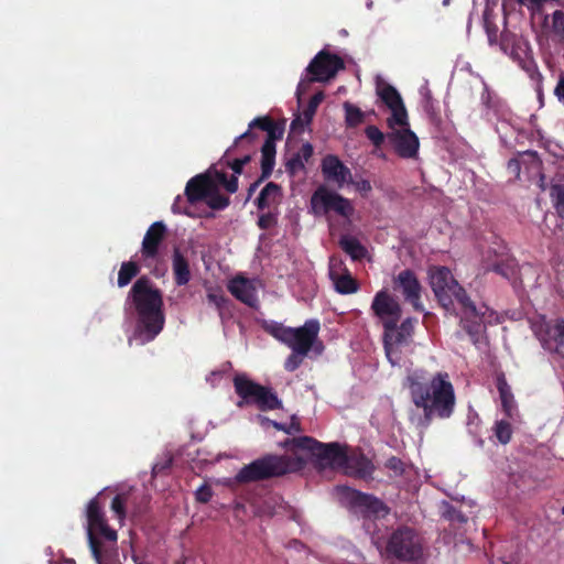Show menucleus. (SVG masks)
<instances>
[{
    "instance_id": "15",
    "label": "nucleus",
    "mask_w": 564,
    "mask_h": 564,
    "mask_svg": "<svg viewBox=\"0 0 564 564\" xmlns=\"http://www.w3.org/2000/svg\"><path fill=\"white\" fill-rule=\"evenodd\" d=\"M87 536L89 533L95 535V532L99 533L105 540L110 543L117 542V532L111 529L105 517L102 508L99 506L97 499H91L87 506Z\"/></svg>"
},
{
    "instance_id": "16",
    "label": "nucleus",
    "mask_w": 564,
    "mask_h": 564,
    "mask_svg": "<svg viewBox=\"0 0 564 564\" xmlns=\"http://www.w3.org/2000/svg\"><path fill=\"white\" fill-rule=\"evenodd\" d=\"M328 274L334 289L339 294H352L359 290L358 282L352 278L340 259L330 258Z\"/></svg>"
},
{
    "instance_id": "4",
    "label": "nucleus",
    "mask_w": 564,
    "mask_h": 564,
    "mask_svg": "<svg viewBox=\"0 0 564 564\" xmlns=\"http://www.w3.org/2000/svg\"><path fill=\"white\" fill-rule=\"evenodd\" d=\"M127 301L131 302L137 314L135 338L142 345L152 341L165 324L161 291L149 278L141 276L133 283Z\"/></svg>"
},
{
    "instance_id": "58",
    "label": "nucleus",
    "mask_w": 564,
    "mask_h": 564,
    "mask_svg": "<svg viewBox=\"0 0 564 564\" xmlns=\"http://www.w3.org/2000/svg\"><path fill=\"white\" fill-rule=\"evenodd\" d=\"M271 425H272L274 429L279 430V431H283V432H285V424H282V423H278V422H275V421H272V422H271Z\"/></svg>"
},
{
    "instance_id": "36",
    "label": "nucleus",
    "mask_w": 564,
    "mask_h": 564,
    "mask_svg": "<svg viewBox=\"0 0 564 564\" xmlns=\"http://www.w3.org/2000/svg\"><path fill=\"white\" fill-rule=\"evenodd\" d=\"M128 500V496L126 494L117 495L111 501V510L116 514L119 520V523L122 524L126 518V503Z\"/></svg>"
},
{
    "instance_id": "61",
    "label": "nucleus",
    "mask_w": 564,
    "mask_h": 564,
    "mask_svg": "<svg viewBox=\"0 0 564 564\" xmlns=\"http://www.w3.org/2000/svg\"><path fill=\"white\" fill-rule=\"evenodd\" d=\"M301 120V117H299L297 119H295L293 122H292V127L294 128L295 124Z\"/></svg>"
},
{
    "instance_id": "25",
    "label": "nucleus",
    "mask_w": 564,
    "mask_h": 564,
    "mask_svg": "<svg viewBox=\"0 0 564 564\" xmlns=\"http://www.w3.org/2000/svg\"><path fill=\"white\" fill-rule=\"evenodd\" d=\"M281 198V187L278 184L270 182L261 189L254 203L261 210L265 208L271 209L275 208L280 204Z\"/></svg>"
},
{
    "instance_id": "26",
    "label": "nucleus",
    "mask_w": 564,
    "mask_h": 564,
    "mask_svg": "<svg viewBox=\"0 0 564 564\" xmlns=\"http://www.w3.org/2000/svg\"><path fill=\"white\" fill-rule=\"evenodd\" d=\"M497 389L501 400L502 409L508 417L514 419L518 416L517 404L511 388L508 384L503 375L497 378Z\"/></svg>"
},
{
    "instance_id": "23",
    "label": "nucleus",
    "mask_w": 564,
    "mask_h": 564,
    "mask_svg": "<svg viewBox=\"0 0 564 564\" xmlns=\"http://www.w3.org/2000/svg\"><path fill=\"white\" fill-rule=\"evenodd\" d=\"M215 183L205 174H199L192 177L185 187V196L188 204H195L205 200L209 191L213 189Z\"/></svg>"
},
{
    "instance_id": "18",
    "label": "nucleus",
    "mask_w": 564,
    "mask_h": 564,
    "mask_svg": "<svg viewBox=\"0 0 564 564\" xmlns=\"http://www.w3.org/2000/svg\"><path fill=\"white\" fill-rule=\"evenodd\" d=\"M321 167L324 177L336 183L338 187L352 183L350 170L336 155H326Z\"/></svg>"
},
{
    "instance_id": "12",
    "label": "nucleus",
    "mask_w": 564,
    "mask_h": 564,
    "mask_svg": "<svg viewBox=\"0 0 564 564\" xmlns=\"http://www.w3.org/2000/svg\"><path fill=\"white\" fill-rule=\"evenodd\" d=\"M312 205L317 212H335L346 218L350 217L354 213V207L349 199L323 187L318 188L313 194Z\"/></svg>"
},
{
    "instance_id": "34",
    "label": "nucleus",
    "mask_w": 564,
    "mask_h": 564,
    "mask_svg": "<svg viewBox=\"0 0 564 564\" xmlns=\"http://www.w3.org/2000/svg\"><path fill=\"white\" fill-rule=\"evenodd\" d=\"M271 119L268 118V117H258V118H254L250 123H249V129H252V128H260L261 130L263 131H267L270 129L271 127ZM254 138V134L250 132V130H247L246 132H243L242 134H240L236 141H235V144H237L239 141L241 140H245V139H249V140H252Z\"/></svg>"
},
{
    "instance_id": "22",
    "label": "nucleus",
    "mask_w": 564,
    "mask_h": 564,
    "mask_svg": "<svg viewBox=\"0 0 564 564\" xmlns=\"http://www.w3.org/2000/svg\"><path fill=\"white\" fill-rule=\"evenodd\" d=\"M229 292L240 302L254 307L258 304L256 281L237 276L228 283Z\"/></svg>"
},
{
    "instance_id": "44",
    "label": "nucleus",
    "mask_w": 564,
    "mask_h": 564,
    "mask_svg": "<svg viewBox=\"0 0 564 564\" xmlns=\"http://www.w3.org/2000/svg\"><path fill=\"white\" fill-rule=\"evenodd\" d=\"M278 223V213L269 210L268 213H263L259 216L258 226L263 229H270L274 227Z\"/></svg>"
},
{
    "instance_id": "42",
    "label": "nucleus",
    "mask_w": 564,
    "mask_h": 564,
    "mask_svg": "<svg viewBox=\"0 0 564 564\" xmlns=\"http://www.w3.org/2000/svg\"><path fill=\"white\" fill-rule=\"evenodd\" d=\"M216 178H217L218 183H220L221 185L225 186L227 192H229V193H236L237 192V189H238V178H237L236 174L232 175L230 178H227L226 173L217 172L216 173Z\"/></svg>"
},
{
    "instance_id": "54",
    "label": "nucleus",
    "mask_w": 564,
    "mask_h": 564,
    "mask_svg": "<svg viewBox=\"0 0 564 564\" xmlns=\"http://www.w3.org/2000/svg\"><path fill=\"white\" fill-rule=\"evenodd\" d=\"M313 154V147L310 143H305L301 148V152L297 155H301L303 162L308 161V159Z\"/></svg>"
},
{
    "instance_id": "60",
    "label": "nucleus",
    "mask_w": 564,
    "mask_h": 564,
    "mask_svg": "<svg viewBox=\"0 0 564 564\" xmlns=\"http://www.w3.org/2000/svg\"><path fill=\"white\" fill-rule=\"evenodd\" d=\"M260 181L258 182H254L253 184L250 185L249 187V196L251 195V193L257 188L258 184H259Z\"/></svg>"
},
{
    "instance_id": "21",
    "label": "nucleus",
    "mask_w": 564,
    "mask_h": 564,
    "mask_svg": "<svg viewBox=\"0 0 564 564\" xmlns=\"http://www.w3.org/2000/svg\"><path fill=\"white\" fill-rule=\"evenodd\" d=\"M352 505L358 508L366 518H379L388 514V507L378 498L352 490L350 492Z\"/></svg>"
},
{
    "instance_id": "11",
    "label": "nucleus",
    "mask_w": 564,
    "mask_h": 564,
    "mask_svg": "<svg viewBox=\"0 0 564 564\" xmlns=\"http://www.w3.org/2000/svg\"><path fill=\"white\" fill-rule=\"evenodd\" d=\"M376 91L381 101L391 111V117L387 119L388 127H393V124H406L408 112L399 91L384 82L377 84Z\"/></svg>"
},
{
    "instance_id": "17",
    "label": "nucleus",
    "mask_w": 564,
    "mask_h": 564,
    "mask_svg": "<svg viewBox=\"0 0 564 564\" xmlns=\"http://www.w3.org/2000/svg\"><path fill=\"white\" fill-rule=\"evenodd\" d=\"M394 284L401 289L404 299L411 302L416 311H423L421 284L413 271H401L394 279Z\"/></svg>"
},
{
    "instance_id": "35",
    "label": "nucleus",
    "mask_w": 564,
    "mask_h": 564,
    "mask_svg": "<svg viewBox=\"0 0 564 564\" xmlns=\"http://www.w3.org/2000/svg\"><path fill=\"white\" fill-rule=\"evenodd\" d=\"M283 509H285L283 498L279 495H273L264 500L262 512L268 516H273L279 513Z\"/></svg>"
},
{
    "instance_id": "37",
    "label": "nucleus",
    "mask_w": 564,
    "mask_h": 564,
    "mask_svg": "<svg viewBox=\"0 0 564 564\" xmlns=\"http://www.w3.org/2000/svg\"><path fill=\"white\" fill-rule=\"evenodd\" d=\"M323 93H317L310 99L307 107L304 109L302 117L305 123H310L316 112L318 105L323 101Z\"/></svg>"
},
{
    "instance_id": "50",
    "label": "nucleus",
    "mask_w": 564,
    "mask_h": 564,
    "mask_svg": "<svg viewBox=\"0 0 564 564\" xmlns=\"http://www.w3.org/2000/svg\"><path fill=\"white\" fill-rule=\"evenodd\" d=\"M286 167L291 173H295L299 170L304 169V162L301 155H295L292 159H290L286 163Z\"/></svg>"
},
{
    "instance_id": "63",
    "label": "nucleus",
    "mask_w": 564,
    "mask_h": 564,
    "mask_svg": "<svg viewBox=\"0 0 564 564\" xmlns=\"http://www.w3.org/2000/svg\"><path fill=\"white\" fill-rule=\"evenodd\" d=\"M511 55H513L514 57H519V53L518 52H511Z\"/></svg>"
},
{
    "instance_id": "41",
    "label": "nucleus",
    "mask_w": 564,
    "mask_h": 564,
    "mask_svg": "<svg viewBox=\"0 0 564 564\" xmlns=\"http://www.w3.org/2000/svg\"><path fill=\"white\" fill-rule=\"evenodd\" d=\"M308 354L300 352L297 350H292L291 355L285 359L284 368L285 370L293 372L295 371L303 362V359Z\"/></svg>"
},
{
    "instance_id": "33",
    "label": "nucleus",
    "mask_w": 564,
    "mask_h": 564,
    "mask_svg": "<svg viewBox=\"0 0 564 564\" xmlns=\"http://www.w3.org/2000/svg\"><path fill=\"white\" fill-rule=\"evenodd\" d=\"M551 32L557 42L564 43V11L555 10L552 13Z\"/></svg>"
},
{
    "instance_id": "38",
    "label": "nucleus",
    "mask_w": 564,
    "mask_h": 564,
    "mask_svg": "<svg viewBox=\"0 0 564 564\" xmlns=\"http://www.w3.org/2000/svg\"><path fill=\"white\" fill-rule=\"evenodd\" d=\"M207 301L218 310L219 316L223 318L224 310L229 303V300L225 297L221 292L209 291L207 293Z\"/></svg>"
},
{
    "instance_id": "14",
    "label": "nucleus",
    "mask_w": 564,
    "mask_h": 564,
    "mask_svg": "<svg viewBox=\"0 0 564 564\" xmlns=\"http://www.w3.org/2000/svg\"><path fill=\"white\" fill-rule=\"evenodd\" d=\"M343 68V61L337 55L319 52L308 64L306 70L312 77L308 82H326Z\"/></svg>"
},
{
    "instance_id": "48",
    "label": "nucleus",
    "mask_w": 564,
    "mask_h": 564,
    "mask_svg": "<svg viewBox=\"0 0 564 564\" xmlns=\"http://www.w3.org/2000/svg\"><path fill=\"white\" fill-rule=\"evenodd\" d=\"M250 155H245L241 159H236L231 162H228V165L231 167L236 175H239L242 172L243 165L247 164L250 161Z\"/></svg>"
},
{
    "instance_id": "57",
    "label": "nucleus",
    "mask_w": 564,
    "mask_h": 564,
    "mask_svg": "<svg viewBox=\"0 0 564 564\" xmlns=\"http://www.w3.org/2000/svg\"><path fill=\"white\" fill-rule=\"evenodd\" d=\"M481 99H482V102H484L487 107H491V104H490L491 96H490V91L487 89V87H485V90H484V94H482V96H481Z\"/></svg>"
},
{
    "instance_id": "31",
    "label": "nucleus",
    "mask_w": 564,
    "mask_h": 564,
    "mask_svg": "<svg viewBox=\"0 0 564 564\" xmlns=\"http://www.w3.org/2000/svg\"><path fill=\"white\" fill-rule=\"evenodd\" d=\"M345 121L348 127H357L364 121L365 113L360 108L350 104L349 101L344 102Z\"/></svg>"
},
{
    "instance_id": "59",
    "label": "nucleus",
    "mask_w": 564,
    "mask_h": 564,
    "mask_svg": "<svg viewBox=\"0 0 564 564\" xmlns=\"http://www.w3.org/2000/svg\"><path fill=\"white\" fill-rule=\"evenodd\" d=\"M258 419L262 425H267V424L271 425L272 420H270L265 416H262V415H259Z\"/></svg>"
},
{
    "instance_id": "30",
    "label": "nucleus",
    "mask_w": 564,
    "mask_h": 564,
    "mask_svg": "<svg viewBox=\"0 0 564 564\" xmlns=\"http://www.w3.org/2000/svg\"><path fill=\"white\" fill-rule=\"evenodd\" d=\"M139 271V265L135 262H122L118 272V286H127L138 275Z\"/></svg>"
},
{
    "instance_id": "64",
    "label": "nucleus",
    "mask_w": 564,
    "mask_h": 564,
    "mask_svg": "<svg viewBox=\"0 0 564 564\" xmlns=\"http://www.w3.org/2000/svg\"><path fill=\"white\" fill-rule=\"evenodd\" d=\"M301 87H302V83L299 84L297 94H300Z\"/></svg>"
},
{
    "instance_id": "32",
    "label": "nucleus",
    "mask_w": 564,
    "mask_h": 564,
    "mask_svg": "<svg viewBox=\"0 0 564 564\" xmlns=\"http://www.w3.org/2000/svg\"><path fill=\"white\" fill-rule=\"evenodd\" d=\"M205 202L212 209L221 210L229 205L230 200L227 196L221 195L218 192L216 184H214L213 189L209 191Z\"/></svg>"
},
{
    "instance_id": "19",
    "label": "nucleus",
    "mask_w": 564,
    "mask_h": 564,
    "mask_svg": "<svg viewBox=\"0 0 564 564\" xmlns=\"http://www.w3.org/2000/svg\"><path fill=\"white\" fill-rule=\"evenodd\" d=\"M166 226L163 221L153 223L147 230L142 243L141 256L144 260L155 259L159 254L160 246L165 237Z\"/></svg>"
},
{
    "instance_id": "47",
    "label": "nucleus",
    "mask_w": 564,
    "mask_h": 564,
    "mask_svg": "<svg viewBox=\"0 0 564 564\" xmlns=\"http://www.w3.org/2000/svg\"><path fill=\"white\" fill-rule=\"evenodd\" d=\"M386 466L390 470H393L395 475H401L404 470V465H403L402 460L395 456L390 457L386 462Z\"/></svg>"
},
{
    "instance_id": "28",
    "label": "nucleus",
    "mask_w": 564,
    "mask_h": 564,
    "mask_svg": "<svg viewBox=\"0 0 564 564\" xmlns=\"http://www.w3.org/2000/svg\"><path fill=\"white\" fill-rule=\"evenodd\" d=\"M339 246L352 260H361L366 257V248L352 236H343L339 240Z\"/></svg>"
},
{
    "instance_id": "40",
    "label": "nucleus",
    "mask_w": 564,
    "mask_h": 564,
    "mask_svg": "<svg viewBox=\"0 0 564 564\" xmlns=\"http://www.w3.org/2000/svg\"><path fill=\"white\" fill-rule=\"evenodd\" d=\"M495 435L501 444H507L511 440L512 430L508 422L499 421L495 425Z\"/></svg>"
},
{
    "instance_id": "6",
    "label": "nucleus",
    "mask_w": 564,
    "mask_h": 564,
    "mask_svg": "<svg viewBox=\"0 0 564 564\" xmlns=\"http://www.w3.org/2000/svg\"><path fill=\"white\" fill-rule=\"evenodd\" d=\"M235 391L240 398L238 408L254 404L261 411H270L282 408V401L276 393L268 387L250 380L246 375H237L234 378Z\"/></svg>"
},
{
    "instance_id": "39",
    "label": "nucleus",
    "mask_w": 564,
    "mask_h": 564,
    "mask_svg": "<svg viewBox=\"0 0 564 564\" xmlns=\"http://www.w3.org/2000/svg\"><path fill=\"white\" fill-rule=\"evenodd\" d=\"M551 197L557 214L564 217V185H553L551 188Z\"/></svg>"
},
{
    "instance_id": "10",
    "label": "nucleus",
    "mask_w": 564,
    "mask_h": 564,
    "mask_svg": "<svg viewBox=\"0 0 564 564\" xmlns=\"http://www.w3.org/2000/svg\"><path fill=\"white\" fill-rule=\"evenodd\" d=\"M389 128L391 131L387 134V139L395 153L402 159L416 158L420 142L416 134L411 131L409 122L406 124H393Z\"/></svg>"
},
{
    "instance_id": "53",
    "label": "nucleus",
    "mask_w": 564,
    "mask_h": 564,
    "mask_svg": "<svg viewBox=\"0 0 564 564\" xmlns=\"http://www.w3.org/2000/svg\"><path fill=\"white\" fill-rule=\"evenodd\" d=\"M554 95L557 97L558 101L564 105V75L560 76L557 85L554 89Z\"/></svg>"
},
{
    "instance_id": "49",
    "label": "nucleus",
    "mask_w": 564,
    "mask_h": 564,
    "mask_svg": "<svg viewBox=\"0 0 564 564\" xmlns=\"http://www.w3.org/2000/svg\"><path fill=\"white\" fill-rule=\"evenodd\" d=\"M351 184L362 196H368V194L372 191V186L368 180H360L356 182L352 181Z\"/></svg>"
},
{
    "instance_id": "51",
    "label": "nucleus",
    "mask_w": 564,
    "mask_h": 564,
    "mask_svg": "<svg viewBox=\"0 0 564 564\" xmlns=\"http://www.w3.org/2000/svg\"><path fill=\"white\" fill-rule=\"evenodd\" d=\"M171 465H172V458L167 457L163 462H159L153 466V468H152L153 474H155V475L161 474L164 470L169 469L171 467Z\"/></svg>"
},
{
    "instance_id": "3",
    "label": "nucleus",
    "mask_w": 564,
    "mask_h": 564,
    "mask_svg": "<svg viewBox=\"0 0 564 564\" xmlns=\"http://www.w3.org/2000/svg\"><path fill=\"white\" fill-rule=\"evenodd\" d=\"M429 280L432 291L443 308L449 312L455 310V302L457 303L460 325L476 341L477 336L485 327L486 319L492 315V312L484 304L477 306L455 280L448 268H430Z\"/></svg>"
},
{
    "instance_id": "56",
    "label": "nucleus",
    "mask_w": 564,
    "mask_h": 564,
    "mask_svg": "<svg viewBox=\"0 0 564 564\" xmlns=\"http://www.w3.org/2000/svg\"><path fill=\"white\" fill-rule=\"evenodd\" d=\"M490 270H492V271H495V272H497V273H499V274H501V275H503V276H506V278H508V276H509V271H508V269L503 268V267H502V265H500V264H495V265H492V267L490 268Z\"/></svg>"
},
{
    "instance_id": "29",
    "label": "nucleus",
    "mask_w": 564,
    "mask_h": 564,
    "mask_svg": "<svg viewBox=\"0 0 564 564\" xmlns=\"http://www.w3.org/2000/svg\"><path fill=\"white\" fill-rule=\"evenodd\" d=\"M91 540L96 543V545L100 550L101 558H102L104 562H108V563H116L117 562L115 560L117 557V555H118V553H117V545H116L117 542L110 543L107 540H106V542H101L96 535H94L93 533H89L88 542L90 543Z\"/></svg>"
},
{
    "instance_id": "27",
    "label": "nucleus",
    "mask_w": 564,
    "mask_h": 564,
    "mask_svg": "<svg viewBox=\"0 0 564 564\" xmlns=\"http://www.w3.org/2000/svg\"><path fill=\"white\" fill-rule=\"evenodd\" d=\"M173 272L177 285H185L191 280L188 262L178 249L173 252Z\"/></svg>"
},
{
    "instance_id": "52",
    "label": "nucleus",
    "mask_w": 564,
    "mask_h": 564,
    "mask_svg": "<svg viewBox=\"0 0 564 564\" xmlns=\"http://www.w3.org/2000/svg\"><path fill=\"white\" fill-rule=\"evenodd\" d=\"M90 550H91L93 556L96 560L97 564H121L119 562H116V563L104 562L101 558V552L93 540L90 541Z\"/></svg>"
},
{
    "instance_id": "55",
    "label": "nucleus",
    "mask_w": 564,
    "mask_h": 564,
    "mask_svg": "<svg viewBox=\"0 0 564 564\" xmlns=\"http://www.w3.org/2000/svg\"><path fill=\"white\" fill-rule=\"evenodd\" d=\"M301 431L300 423L295 420V416L292 417V422L289 425H285V433L294 434Z\"/></svg>"
},
{
    "instance_id": "2",
    "label": "nucleus",
    "mask_w": 564,
    "mask_h": 564,
    "mask_svg": "<svg viewBox=\"0 0 564 564\" xmlns=\"http://www.w3.org/2000/svg\"><path fill=\"white\" fill-rule=\"evenodd\" d=\"M405 386L413 404L423 410L421 426L427 427L434 416L448 419L454 413L456 397L447 372L431 376L424 369H416L406 376Z\"/></svg>"
},
{
    "instance_id": "46",
    "label": "nucleus",
    "mask_w": 564,
    "mask_h": 564,
    "mask_svg": "<svg viewBox=\"0 0 564 564\" xmlns=\"http://www.w3.org/2000/svg\"><path fill=\"white\" fill-rule=\"evenodd\" d=\"M196 499L199 502L206 503L213 497V491L209 486L203 485L195 492Z\"/></svg>"
},
{
    "instance_id": "9",
    "label": "nucleus",
    "mask_w": 564,
    "mask_h": 564,
    "mask_svg": "<svg viewBox=\"0 0 564 564\" xmlns=\"http://www.w3.org/2000/svg\"><path fill=\"white\" fill-rule=\"evenodd\" d=\"M533 330L546 350L564 356L563 318L546 321L545 317H541L534 323Z\"/></svg>"
},
{
    "instance_id": "8",
    "label": "nucleus",
    "mask_w": 564,
    "mask_h": 564,
    "mask_svg": "<svg viewBox=\"0 0 564 564\" xmlns=\"http://www.w3.org/2000/svg\"><path fill=\"white\" fill-rule=\"evenodd\" d=\"M394 322L383 327V344L388 360L392 366L400 365L401 347L408 345L413 335L414 319L406 318L400 325Z\"/></svg>"
},
{
    "instance_id": "1",
    "label": "nucleus",
    "mask_w": 564,
    "mask_h": 564,
    "mask_svg": "<svg viewBox=\"0 0 564 564\" xmlns=\"http://www.w3.org/2000/svg\"><path fill=\"white\" fill-rule=\"evenodd\" d=\"M291 454H268L243 466L237 474L239 482H253L281 477L303 469L308 459L321 468L340 469L346 460L345 449L337 443L323 444L311 436L289 438L283 443Z\"/></svg>"
},
{
    "instance_id": "7",
    "label": "nucleus",
    "mask_w": 564,
    "mask_h": 564,
    "mask_svg": "<svg viewBox=\"0 0 564 564\" xmlns=\"http://www.w3.org/2000/svg\"><path fill=\"white\" fill-rule=\"evenodd\" d=\"M387 553L400 561H415L423 554L422 539L414 529L400 527L391 533L387 542Z\"/></svg>"
},
{
    "instance_id": "24",
    "label": "nucleus",
    "mask_w": 564,
    "mask_h": 564,
    "mask_svg": "<svg viewBox=\"0 0 564 564\" xmlns=\"http://www.w3.org/2000/svg\"><path fill=\"white\" fill-rule=\"evenodd\" d=\"M346 475L359 478L368 477L373 471V465L364 455H347L341 468Z\"/></svg>"
},
{
    "instance_id": "62",
    "label": "nucleus",
    "mask_w": 564,
    "mask_h": 564,
    "mask_svg": "<svg viewBox=\"0 0 564 564\" xmlns=\"http://www.w3.org/2000/svg\"><path fill=\"white\" fill-rule=\"evenodd\" d=\"M494 36H495L494 34H490V33H489V42H490V43H494Z\"/></svg>"
},
{
    "instance_id": "20",
    "label": "nucleus",
    "mask_w": 564,
    "mask_h": 564,
    "mask_svg": "<svg viewBox=\"0 0 564 564\" xmlns=\"http://www.w3.org/2000/svg\"><path fill=\"white\" fill-rule=\"evenodd\" d=\"M268 132V138L261 148V180L269 177L273 171L275 162V140L282 137V130L278 129L273 122Z\"/></svg>"
},
{
    "instance_id": "43",
    "label": "nucleus",
    "mask_w": 564,
    "mask_h": 564,
    "mask_svg": "<svg viewBox=\"0 0 564 564\" xmlns=\"http://www.w3.org/2000/svg\"><path fill=\"white\" fill-rule=\"evenodd\" d=\"M365 133L376 148H380L384 142L386 135L376 126H368Z\"/></svg>"
},
{
    "instance_id": "13",
    "label": "nucleus",
    "mask_w": 564,
    "mask_h": 564,
    "mask_svg": "<svg viewBox=\"0 0 564 564\" xmlns=\"http://www.w3.org/2000/svg\"><path fill=\"white\" fill-rule=\"evenodd\" d=\"M370 308L383 327L399 322L402 315L400 304L387 290L376 293Z\"/></svg>"
},
{
    "instance_id": "5",
    "label": "nucleus",
    "mask_w": 564,
    "mask_h": 564,
    "mask_svg": "<svg viewBox=\"0 0 564 564\" xmlns=\"http://www.w3.org/2000/svg\"><path fill=\"white\" fill-rule=\"evenodd\" d=\"M319 322L317 319H307L301 327H288L281 323H265L264 329L275 339L286 345L291 350L310 354L314 351L319 355L324 350V345L318 339Z\"/></svg>"
},
{
    "instance_id": "45",
    "label": "nucleus",
    "mask_w": 564,
    "mask_h": 564,
    "mask_svg": "<svg viewBox=\"0 0 564 564\" xmlns=\"http://www.w3.org/2000/svg\"><path fill=\"white\" fill-rule=\"evenodd\" d=\"M187 198L184 199L182 196H177L175 199H174V203L172 204V212L174 214H186V215H191V213L188 212V207H187Z\"/></svg>"
}]
</instances>
